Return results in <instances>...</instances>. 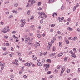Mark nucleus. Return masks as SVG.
Listing matches in <instances>:
<instances>
[{
    "instance_id": "obj_1",
    "label": "nucleus",
    "mask_w": 80,
    "mask_h": 80,
    "mask_svg": "<svg viewBox=\"0 0 80 80\" xmlns=\"http://www.w3.org/2000/svg\"><path fill=\"white\" fill-rule=\"evenodd\" d=\"M32 64L31 62L29 63L28 62H27L24 64V65H25V66H27L28 67H30L31 65H32Z\"/></svg>"
},
{
    "instance_id": "obj_2",
    "label": "nucleus",
    "mask_w": 80,
    "mask_h": 80,
    "mask_svg": "<svg viewBox=\"0 0 80 80\" xmlns=\"http://www.w3.org/2000/svg\"><path fill=\"white\" fill-rule=\"evenodd\" d=\"M6 29L7 28L6 27H5V28H4L2 30V32L3 33H4L5 34L7 32V31H5Z\"/></svg>"
},
{
    "instance_id": "obj_3",
    "label": "nucleus",
    "mask_w": 80,
    "mask_h": 80,
    "mask_svg": "<svg viewBox=\"0 0 80 80\" xmlns=\"http://www.w3.org/2000/svg\"><path fill=\"white\" fill-rule=\"evenodd\" d=\"M29 2H31V4H34L35 3V1L33 0H30L28 1Z\"/></svg>"
},
{
    "instance_id": "obj_4",
    "label": "nucleus",
    "mask_w": 80,
    "mask_h": 80,
    "mask_svg": "<svg viewBox=\"0 0 80 80\" xmlns=\"http://www.w3.org/2000/svg\"><path fill=\"white\" fill-rule=\"evenodd\" d=\"M25 19H22L21 20V23H23V24H24V25H25Z\"/></svg>"
},
{
    "instance_id": "obj_5",
    "label": "nucleus",
    "mask_w": 80,
    "mask_h": 80,
    "mask_svg": "<svg viewBox=\"0 0 80 80\" xmlns=\"http://www.w3.org/2000/svg\"><path fill=\"white\" fill-rule=\"evenodd\" d=\"M32 58H33V59L34 60H36L37 59V57H36V56L34 55H32Z\"/></svg>"
},
{
    "instance_id": "obj_6",
    "label": "nucleus",
    "mask_w": 80,
    "mask_h": 80,
    "mask_svg": "<svg viewBox=\"0 0 80 80\" xmlns=\"http://www.w3.org/2000/svg\"><path fill=\"white\" fill-rule=\"evenodd\" d=\"M37 65L39 66H41L42 65V63H41V62H38L37 63Z\"/></svg>"
},
{
    "instance_id": "obj_7",
    "label": "nucleus",
    "mask_w": 80,
    "mask_h": 80,
    "mask_svg": "<svg viewBox=\"0 0 80 80\" xmlns=\"http://www.w3.org/2000/svg\"><path fill=\"white\" fill-rule=\"evenodd\" d=\"M63 54L62 52H60L58 55V56L59 57H60L61 56H62L63 55Z\"/></svg>"
},
{
    "instance_id": "obj_8",
    "label": "nucleus",
    "mask_w": 80,
    "mask_h": 80,
    "mask_svg": "<svg viewBox=\"0 0 80 80\" xmlns=\"http://www.w3.org/2000/svg\"><path fill=\"white\" fill-rule=\"evenodd\" d=\"M13 38L15 39H18V38L17 36H16L15 35H14L13 36Z\"/></svg>"
},
{
    "instance_id": "obj_9",
    "label": "nucleus",
    "mask_w": 80,
    "mask_h": 80,
    "mask_svg": "<svg viewBox=\"0 0 80 80\" xmlns=\"http://www.w3.org/2000/svg\"><path fill=\"white\" fill-rule=\"evenodd\" d=\"M54 2V0H49L48 2V3L50 4L51 3L53 2Z\"/></svg>"
},
{
    "instance_id": "obj_10",
    "label": "nucleus",
    "mask_w": 80,
    "mask_h": 80,
    "mask_svg": "<svg viewBox=\"0 0 80 80\" xmlns=\"http://www.w3.org/2000/svg\"><path fill=\"white\" fill-rule=\"evenodd\" d=\"M73 51L74 54H75L77 52V51L76 50V49L75 48H74Z\"/></svg>"
},
{
    "instance_id": "obj_11",
    "label": "nucleus",
    "mask_w": 80,
    "mask_h": 80,
    "mask_svg": "<svg viewBox=\"0 0 80 80\" xmlns=\"http://www.w3.org/2000/svg\"><path fill=\"white\" fill-rule=\"evenodd\" d=\"M10 77H11V78H10L11 80H14L13 78H14V77L13 76V75H10Z\"/></svg>"
},
{
    "instance_id": "obj_12",
    "label": "nucleus",
    "mask_w": 80,
    "mask_h": 80,
    "mask_svg": "<svg viewBox=\"0 0 80 80\" xmlns=\"http://www.w3.org/2000/svg\"><path fill=\"white\" fill-rule=\"evenodd\" d=\"M8 35H5L4 36V39H8Z\"/></svg>"
},
{
    "instance_id": "obj_13",
    "label": "nucleus",
    "mask_w": 80,
    "mask_h": 80,
    "mask_svg": "<svg viewBox=\"0 0 80 80\" xmlns=\"http://www.w3.org/2000/svg\"><path fill=\"white\" fill-rule=\"evenodd\" d=\"M65 43H66V44H69V40H65Z\"/></svg>"
},
{
    "instance_id": "obj_14",
    "label": "nucleus",
    "mask_w": 80,
    "mask_h": 80,
    "mask_svg": "<svg viewBox=\"0 0 80 80\" xmlns=\"http://www.w3.org/2000/svg\"><path fill=\"white\" fill-rule=\"evenodd\" d=\"M12 12H13V13L17 14L18 13V11H16L14 10H13V11H12Z\"/></svg>"
},
{
    "instance_id": "obj_15",
    "label": "nucleus",
    "mask_w": 80,
    "mask_h": 80,
    "mask_svg": "<svg viewBox=\"0 0 80 80\" xmlns=\"http://www.w3.org/2000/svg\"><path fill=\"white\" fill-rule=\"evenodd\" d=\"M71 56L72 57H73L74 58H75L76 57H77V56H76V55L75 54H72Z\"/></svg>"
},
{
    "instance_id": "obj_16",
    "label": "nucleus",
    "mask_w": 80,
    "mask_h": 80,
    "mask_svg": "<svg viewBox=\"0 0 80 80\" xmlns=\"http://www.w3.org/2000/svg\"><path fill=\"white\" fill-rule=\"evenodd\" d=\"M39 55L40 56H41L43 55V52H39Z\"/></svg>"
},
{
    "instance_id": "obj_17",
    "label": "nucleus",
    "mask_w": 80,
    "mask_h": 80,
    "mask_svg": "<svg viewBox=\"0 0 80 80\" xmlns=\"http://www.w3.org/2000/svg\"><path fill=\"white\" fill-rule=\"evenodd\" d=\"M16 53H17V54H18V55L19 56H20L21 55V53L19 52H16Z\"/></svg>"
},
{
    "instance_id": "obj_18",
    "label": "nucleus",
    "mask_w": 80,
    "mask_h": 80,
    "mask_svg": "<svg viewBox=\"0 0 80 80\" xmlns=\"http://www.w3.org/2000/svg\"><path fill=\"white\" fill-rule=\"evenodd\" d=\"M68 30L69 31H72V30H73V29L72 28H68Z\"/></svg>"
},
{
    "instance_id": "obj_19",
    "label": "nucleus",
    "mask_w": 80,
    "mask_h": 80,
    "mask_svg": "<svg viewBox=\"0 0 80 80\" xmlns=\"http://www.w3.org/2000/svg\"><path fill=\"white\" fill-rule=\"evenodd\" d=\"M55 55V53H52L51 54V55H50V57H53L54 56V55Z\"/></svg>"
},
{
    "instance_id": "obj_20",
    "label": "nucleus",
    "mask_w": 80,
    "mask_h": 80,
    "mask_svg": "<svg viewBox=\"0 0 80 80\" xmlns=\"http://www.w3.org/2000/svg\"><path fill=\"white\" fill-rule=\"evenodd\" d=\"M52 16H53V18L55 17L56 16H57V14L56 13H54V14H53V15H52Z\"/></svg>"
},
{
    "instance_id": "obj_21",
    "label": "nucleus",
    "mask_w": 80,
    "mask_h": 80,
    "mask_svg": "<svg viewBox=\"0 0 80 80\" xmlns=\"http://www.w3.org/2000/svg\"><path fill=\"white\" fill-rule=\"evenodd\" d=\"M76 8H77V6H75L73 8V11H75Z\"/></svg>"
},
{
    "instance_id": "obj_22",
    "label": "nucleus",
    "mask_w": 80,
    "mask_h": 80,
    "mask_svg": "<svg viewBox=\"0 0 80 80\" xmlns=\"http://www.w3.org/2000/svg\"><path fill=\"white\" fill-rule=\"evenodd\" d=\"M61 68H62V66L61 65L58 66L57 67V69H60Z\"/></svg>"
},
{
    "instance_id": "obj_23",
    "label": "nucleus",
    "mask_w": 80,
    "mask_h": 80,
    "mask_svg": "<svg viewBox=\"0 0 80 80\" xmlns=\"http://www.w3.org/2000/svg\"><path fill=\"white\" fill-rule=\"evenodd\" d=\"M5 63H2L0 65V66H1L2 67H3L4 66Z\"/></svg>"
},
{
    "instance_id": "obj_24",
    "label": "nucleus",
    "mask_w": 80,
    "mask_h": 80,
    "mask_svg": "<svg viewBox=\"0 0 80 80\" xmlns=\"http://www.w3.org/2000/svg\"><path fill=\"white\" fill-rule=\"evenodd\" d=\"M47 62H48V63H50L51 62V60H50V59H48L47 60Z\"/></svg>"
},
{
    "instance_id": "obj_25",
    "label": "nucleus",
    "mask_w": 80,
    "mask_h": 80,
    "mask_svg": "<svg viewBox=\"0 0 80 80\" xmlns=\"http://www.w3.org/2000/svg\"><path fill=\"white\" fill-rule=\"evenodd\" d=\"M49 64H47L46 65V68H49Z\"/></svg>"
},
{
    "instance_id": "obj_26",
    "label": "nucleus",
    "mask_w": 80,
    "mask_h": 80,
    "mask_svg": "<svg viewBox=\"0 0 80 80\" xmlns=\"http://www.w3.org/2000/svg\"><path fill=\"white\" fill-rule=\"evenodd\" d=\"M43 19H41V20H40V23H41V24H42V23H43Z\"/></svg>"
},
{
    "instance_id": "obj_27",
    "label": "nucleus",
    "mask_w": 80,
    "mask_h": 80,
    "mask_svg": "<svg viewBox=\"0 0 80 80\" xmlns=\"http://www.w3.org/2000/svg\"><path fill=\"white\" fill-rule=\"evenodd\" d=\"M57 32L58 34H61V32L59 31H58Z\"/></svg>"
},
{
    "instance_id": "obj_28",
    "label": "nucleus",
    "mask_w": 80,
    "mask_h": 80,
    "mask_svg": "<svg viewBox=\"0 0 80 80\" xmlns=\"http://www.w3.org/2000/svg\"><path fill=\"white\" fill-rule=\"evenodd\" d=\"M45 13L43 12H42L41 13H40V15H45Z\"/></svg>"
},
{
    "instance_id": "obj_29",
    "label": "nucleus",
    "mask_w": 80,
    "mask_h": 80,
    "mask_svg": "<svg viewBox=\"0 0 80 80\" xmlns=\"http://www.w3.org/2000/svg\"><path fill=\"white\" fill-rule=\"evenodd\" d=\"M36 45H37V46H40V44L39 43V42H36Z\"/></svg>"
},
{
    "instance_id": "obj_30",
    "label": "nucleus",
    "mask_w": 80,
    "mask_h": 80,
    "mask_svg": "<svg viewBox=\"0 0 80 80\" xmlns=\"http://www.w3.org/2000/svg\"><path fill=\"white\" fill-rule=\"evenodd\" d=\"M69 52H70L72 54H73V53L74 54V52H73L72 50H70Z\"/></svg>"
},
{
    "instance_id": "obj_31",
    "label": "nucleus",
    "mask_w": 80,
    "mask_h": 80,
    "mask_svg": "<svg viewBox=\"0 0 80 80\" xmlns=\"http://www.w3.org/2000/svg\"><path fill=\"white\" fill-rule=\"evenodd\" d=\"M24 69V67H22V69L21 70V71L22 72H23L25 71V70Z\"/></svg>"
},
{
    "instance_id": "obj_32",
    "label": "nucleus",
    "mask_w": 80,
    "mask_h": 80,
    "mask_svg": "<svg viewBox=\"0 0 80 80\" xmlns=\"http://www.w3.org/2000/svg\"><path fill=\"white\" fill-rule=\"evenodd\" d=\"M34 18V17L33 16H32V17H31V18H30L31 20H32V19H33Z\"/></svg>"
},
{
    "instance_id": "obj_33",
    "label": "nucleus",
    "mask_w": 80,
    "mask_h": 80,
    "mask_svg": "<svg viewBox=\"0 0 80 80\" xmlns=\"http://www.w3.org/2000/svg\"><path fill=\"white\" fill-rule=\"evenodd\" d=\"M30 10H28V11L27 12L28 14L30 15Z\"/></svg>"
},
{
    "instance_id": "obj_34",
    "label": "nucleus",
    "mask_w": 80,
    "mask_h": 80,
    "mask_svg": "<svg viewBox=\"0 0 80 80\" xmlns=\"http://www.w3.org/2000/svg\"><path fill=\"white\" fill-rule=\"evenodd\" d=\"M62 42H60L59 43V45L60 47H62Z\"/></svg>"
},
{
    "instance_id": "obj_35",
    "label": "nucleus",
    "mask_w": 80,
    "mask_h": 80,
    "mask_svg": "<svg viewBox=\"0 0 80 80\" xmlns=\"http://www.w3.org/2000/svg\"><path fill=\"white\" fill-rule=\"evenodd\" d=\"M65 70L64 68H62V71H61V72L62 73H63V72H64V71H65Z\"/></svg>"
},
{
    "instance_id": "obj_36",
    "label": "nucleus",
    "mask_w": 80,
    "mask_h": 80,
    "mask_svg": "<svg viewBox=\"0 0 80 80\" xmlns=\"http://www.w3.org/2000/svg\"><path fill=\"white\" fill-rule=\"evenodd\" d=\"M64 9V7L63 6H62V7L61 8V10H63V9Z\"/></svg>"
},
{
    "instance_id": "obj_37",
    "label": "nucleus",
    "mask_w": 80,
    "mask_h": 80,
    "mask_svg": "<svg viewBox=\"0 0 80 80\" xmlns=\"http://www.w3.org/2000/svg\"><path fill=\"white\" fill-rule=\"evenodd\" d=\"M71 18H68V19L67 21L68 22H70V21H71Z\"/></svg>"
},
{
    "instance_id": "obj_38",
    "label": "nucleus",
    "mask_w": 80,
    "mask_h": 80,
    "mask_svg": "<svg viewBox=\"0 0 80 80\" xmlns=\"http://www.w3.org/2000/svg\"><path fill=\"white\" fill-rule=\"evenodd\" d=\"M41 2H38V6H40L41 5Z\"/></svg>"
},
{
    "instance_id": "obj_39",
    "label": "nucleus",
    "mask_w": 80,
    "mask_h": 80,
    "mask_svg": "<svg viewBox=\"0 0 80 80\" xmlns=\"http://www.w3.org/2000/svg\"><path fill=\"white\" fill-rule=\"evenodd\" d=\"M37 37H38V38H41V35L40 34H38L37 35Z\"/></svg>"
},
{
    "instance_id": "obj_40",
    "label": "nucleus",
    "mask_w": 80,
    "mask_h": 80,
    "mask_svg": "<svg viewBox=\"0 0 80 80\" xmlns=\"http://www.w3.org/2000/svg\"><path fill=\"white\" fill-rule=\"evenodd\" d=\"M34 27V25H32L31 26H30V28H33Z\"/></svg>"
},
{
    "instance_id": "obj_41",
    "label": "nucleus",
    "mask_w": 80,
    "mask_h": 80,
    "mask_svg": "<svg viewBox=\"0 0 80 80\" xmlns=\"http://www.w3.org/2000/svg\"><path fill=\"white\" fill-rule=\"evenodd\" d=\"M70 72V69H68L67 70V73H69Z\"/></svg>"
},
{
    "instance_id": "obj_42",
    "label": "nucleus",
    "mask_w": 80,
    "mask_h": 80,
    "mask_svg": "<svg viewBox=\"0 0 80 80\" xmlns=\"http://www.w3.org/2000/svg\"><path fill=\"white\" fill-rule=\"evenodd\" d=\"M18 6V4L17 3H16L14 4V6L15 7H17Z\"/></svg>"
},
{
    "instance_id": "obj_43",
    "label": "nucleus",
    "mask_w": 80,
    "mask_h": 80,
    "mask_svg": "<svg viewBox=\"0 0 80 80\" xmlns=\"http://www.w3.org/2000/svg\"><path fill=\"white\" fill-rule=\"evenodd\" d=\"M4 68V66H3V67H2L1 68V70H2Z\"/></svg>"
},
{
    "instance_id": "obj_44",
    "label": "nucleus",
    "mask_w": 80,
    "mask_h": 80,
    "mask_svg": "<svg viewBox=\"0 0 80 80\" xmlns=\"http://www.w3.org/2000/svg\"><path fill=\"white\" fill-rule=\"evenodd\" d=\"M67 60V57H65V59H64V61H65V62H66Z\"/></svg>"
},
{
    "instance_id": "obj_45",
    "label": "nucleus",
    "mask_w": 80,
    "mask_h": 80,
    "mask_svg": "<svg viewBox=\"0 0 80 80\" xmlns=\"http://www.w3.org/2000/svg\"><path fill=\"white\" fill-rule=\"evenodd\" d=\"M13 16L12 15H10L9 16V18L10 19L11 18H13Z\"/></svg>"
},
{
    "instance_id": "obj_46",
    "label": "nucleus",
    "mask_w": 80,
    "mask_h": 80,
    "mask_svg": "<svg viewBox=\"0 0 80 80\" xmlns=\"http://www.w3.org/2000/svg\"><path fill=\"white\" fill-rule=\"evenodd\" d=\"M38 10H42V8L41 7H39V8H38Z\"/></svg>"
},
{
    "instance_id": "obj_47",
    "label": "nucleus",
    "mask_w": 80,
    "mask_h": 80,
    "mask_svg": "<svg viewBox=\"0 0 80 80\" xmlns=\"http://www.w3.org/2000/svg\"><path fill=\"white\" fill-rule=\"evenodd\" d=\"M55 26V24H52V25H51V27H54Z\"/></svg>"
},
{
    "instance_id": "obj_48",
    "label": "nucleus",
    "mask_w": 80,
    "mask_h": 80,
    "mask_svg": "<svg viewBox=\"0 0 80 80\" xmlns=\"http://www.w3.org/2000/svg\"><path fill=\"white\" fill-rule=\"evenodd\" d=\"M32 53V51H30L28 53V55H29L30 54H31Z\"/></svg>"
},
{
    "instance_id": "obj_49",
    "label": "nucleus",
    "mask_w": 80,
    "mask_h": 80,
    "mask_svg": "<svg viewBox=\"0 0 80 80\" xmlns=\"http://www.w3.org/2000/svg\"><path fill=\"white\" fill-rule=\"evenodd\" d=\"M30 35L32 37H33V34L32 33H30Z\"/></svg>"
},
{
    "instance_id": "obj_50",
    "label": "nucleus",
    "mask_w": 80,
    "mask_h": 80,
    "mask_svg": "<svg viewBox=\"0 0 80 80\" xmlns=\"http://www.w3.org/2000/svg\"><path fill=\"white\" fill-rule=\"evenodd\" d=\"M16 33V31H12V34H15Z\"/></svg>"
},
{
    "instance_id": "obj_51",
    "label": "nucleus",
    "mask_w": 80,
    "mask_h": 80,
    "mask_svg": "<svg viewBox=\"0 0 80 80\" xmlns=\"http://www.w3.org/2000/svg\"><path fill=\"white\" fill-rule=\"evenodd\" d=\"M48 44H49V46H50V47L52 46V43H51L49 42V43H48Z\"/></svg>"
},
{
    "instance_id": "obj_52",
    "label": "nucleus",
    "mask_w": 80,
    "mask_h": 80,
    "mask_svg": "<svg viewBox=\"0 0 80 80\" xmlns=\"http://www.w3.org/2000/svg\"><path fill=\"white\" fill-rule=\"evenodd\" d=\"M24 25H25V24L23 25V24H21V25H20L21 27H24Z\"/></svg>"
},
{
    "instance_id": "obj_53",
    "label": "nucleus",
    "mask_w": 80,
    "mask_h": 80,
    "mask_svg": "<svg viewBox=\"0 0 80 80\" xmlns=\"http://www.w3.org/2000/svg\"><path fill=\"white\" fill-rule=\"evenodd\" d=\"M9 43H6V46H9Z\"/></svg>"
},
{
    "instance_id": "obj_54",
    "label": "nucleus",
    "mask_w": 80,
    "mask_h": 80,
    "mask_svg": "<svg viewBox=\"0 0 80 80\" xmlns=\"http://www.w3.org/2000/svg\"><path fill=\"white\" fill-rule=\"evenodd\" d=\"M77 37H75L73 38V40L75 41V40L77 39Z\"/></svg>"
},
{
    "instance_id": "obj_55",
    "label": "nucleus",
    "mask_w": 80,
    "mask_h": 80,
    "mask_svg": "<svg viewBox=\"0 0 80 80\" xmlns=\"http://www.w3.org/2000/svg\"><path fill=\"white\" fill-rule=\"evenodd\" d=\"M41 62L42 63H44L45 62L44 59H42V60Z\"/></svg>"
},
{
    "instance_id": "obj_56",
    "label": "nucleus",
    "mask_w": 80,
    "mask_h": 80,
    "mask_svg": "<svg viewBox=\"0 0 80 80\" xmlns=\"http://www.w3.org/2000/svg\"><path fill=\"white\" fill-rule=\"evenodd\" d=\"M62 37L61 36H58V39L60 40L61 39Z\"/></svg>"
},
{
    "instance_id": "obj_57",
    "label": "nucleus",
    "mask_w": 80,
    "mask_h": 80,
    "mask_svg": "<svg viewBox=\"0 0 80 80\" xmlns=\"http://www.w3.org/2000/svg\"><path fill=\"white\" fill-rule=\"evenodd\" d=\"M44 17H45V18H46L47 17V16L46 15H43Z\"/></svg>"
},
{
    "instance_id": "obj_58",
    "label": "nucleus",
    "mask_w": 80,
    "mask_h": 80,
    "mask_svg": "<svg viewBox=\"0 0 80 80\" xmlns=\"http://www.w3.org/2000/svg\"><path fill=\"white\" fill-rule=\"evenodd\" d=\"M3 51H6V50H7V48H3Z\"/></svg>"
},
{
    "instance_id": "obj_59",
    "label": "nucleus",
    "mask_w": 80,
    "mask_h": 80,
    "mask_svg": "<svg viewBox=\"0 0 80 80\" xmlns=\"http://www.w3.org/2000/svg\"><path fill=\"white\" fill-rule=\"evenodd\" d=\"M6 15H8L9 14V12H6Z\"/></svg>"
},
{
    "instance_id": "obj_60",
    "label": "nucleus",
    "mask_w": 80,
    "mask_h": 80,
    "mask_svg": "<svg viewBox=\"0 0 80 80\" xmlns=\"http://www.w3.org/2000/svg\"><path fill=\"white\" fill-rule=\"evenodd\" d=\"M62 19H61V18H60L59 19V22H62Z\"/></svg>"
},
{
    "instance_id": "obj_61",
    "label": "nucleus",
    "mask_w": 80,
    "mask_h": 80,
    "mask_svg": "<svg viewBox=\"0 0 80 80\" xmlns=\"http://www.w3.org/2000/svg\"><path fill=\"white\" fill-rule=\"evenodd\" d=\"M55 50H56V49H55V47H53V51H55Z\"/></svg>"
},
{
    "instance_id": "obj_62",
    "label": "nucleus",
    "mask_w": 80,
    "mask_h": 80,
    "mask_svg": "<svg viewBox=\"0 0 80 80\" xmlns=\"http://www.w3.org/2000/svg\"><path fill=\"white\" fill-rule=\"evenodd\" d=\"M38 29H39V30H40V29H41V26H38Z\"/></svg>"
},
{
    "instance_id": "obj_63",
    "label": "nucleus",
    "mask_w": 80,
    "mask_h": 80,
    "mask_svg": "<svg viewBox=\"0 0 80 80\" xmlns=\"http://www.w3.org/2000/svg\"><path fill=\"white\" fill-rule=\"evenodd\" d=\"M78 72H80V68H78Z\"/></svg>"
},
{
    "instance_id": "obj_64",
    "label": "nucleus",
    "mask_w": 80,
    "mask_h": 80,
    "mask_svg": "<svg viewBox=\"0 0 80 80\" xmlns=\"http://www.w3.org/2000/svg\"><path fill=\"white\" fill-rule=\"evenodd\" d=\"M50 32H53V30L52 29H51L50 30Z\"/></svg>"
}]
</instances>
